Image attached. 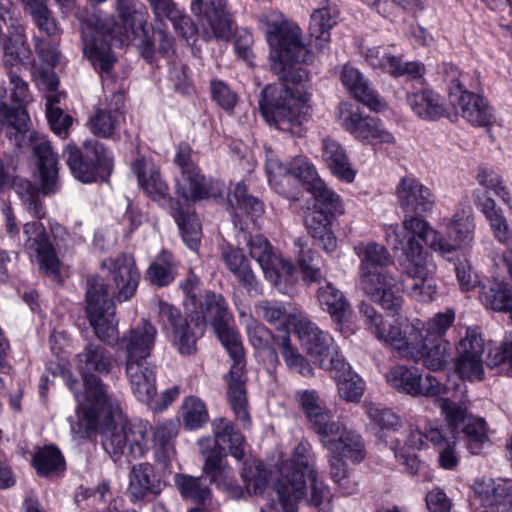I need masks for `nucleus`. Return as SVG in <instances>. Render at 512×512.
Wrapping results in <instances>:
<instances>
[{"label":"nucleus","mask_w":512,"mask_h":512,"mask_svg":"<svg viewBox=\"0 0 512 512\" xmlns=\"http://www.w3.org/2000/svg\"><path fill=\"white\" fill-rule=\"evenodd\" d=\"M270 47L272 69L279 82L261 92L259 110L264 120L276 129L301 136L302 126L310 118L309 94L304 82L308 73L303 64L313 61L314 54L303 43L302 30L277 11L261 16Z\"/></svg>","instance_id":"1"},{"label":"nucleus","mask_w":512,"mask_h":512,"mask_svg":"<svg viewBox=\"0 0 512 512\" xmlns=\"http://www.w3.org/2000/svg\"><path fill=\"white\" fill-rule=\"evenodd\" d=\"M440 225L445 228L446 236L431 227L427 220L416 217H407L402 229L391 226L385 230L387 244L393 250L401 251L400 265L413 280L407 287L409 296L423 303L431 302L437 296V267L421 241L441 256L448 257L470 246L474 240L475 223L469 208L458 207L451 217H443Z\"/></svg>","instance_id":"2"},{"label":"nucleus","mask_w":512,"mask_h":512,"mask_svg":"<svg viewBox=\"0 0 512 512\" xmlns=\"http://www.w3.org/2000/svg\"><path fill=\"white\" fill-rule=\"evenodd\" d=\"M193 316L191 321L172 304L157 299L154 312L158 323L171 344L182 355L196 351V342L202 337L206 323L209 321L222 345L233 360L230 370L231 378L244 368V348L238 331L233 326V316L225 298L218 293L206 291L200 295L197 307L188 310Z\"/></svg>","instance_id":"3"},{"label":"nucleus","mask_w":512,"mask_h":512,"mask_svg":"<svg viewBox=\"0 0 512 512\" xmlns=\"http://www.w3.org/2000/svg\"><path fill=\"white\" fill-rule=\"evenodd\" d=\"M84 393H75L78 402L75 417L70 418L71 431L78 438L90 437L107 419L121 416V402L96 375H108L114 368L112 353L96 343L87 344L76 355Z\"/></svg>","instance_id":"4"},{"label":"nucleus","mask_w":512,"mask_h":512,"mask_svg":"<svg viewBox=\"0 0 512 512\" xmlns=\"http://www.w3.org/2000/svg\"><path fill=\"white\" fill-rule=\"evenodd\" d=\"M109 272L107 284L103 278L92 276L87 280L86 314L95 335L103 342L110 343L117 334L115 303L132 298L138 288L140 272L132 255L121 254L109 258L102 264Z\"/></svg>","instance_id":"5"},{"label":"nucleus","mask_w":512,"mask_h":512,"mask_svg":"<svg viewBox=\"0 0 512 512\" xmlns=\"http://www.w3.org/2000/svg\"><path fill=\"white\" fill-rule=\"evenodd\" d=\"M104 426L102 445L114 462L123 456L143 457L151 447H155L163 457L174 452V440L178 434V424L173 420L159 422L154 429L148 421L134 419L127 421L123 415L119 419H107Z\"/></svg>","instance_id":"6"},{"label":"nucleus","mask_w":512,"mask_h":512,"mask_svg":"<svg viewBox=\"0 0 512 512\" xmlns=\"http://www.w3.org/2000/svg\"><path fill=\"white\" fill-rule=\"evenodd\" d=\"M354 252L360 258L361 288L373 302L398 315L404 301L400 283L392 274L378 271L391 262L387 249L376 242H360Z\"/></svg>","instance_id":"7"},{"label":"nucleus","mask_w":512,"mask_h":512,"mask_svg":"<svg viewBox=\"0 0 512 512\" xmlns=\"http://www.w3.org/2000/svg\"><path fill=\"white\" fill-rule=\"evenodd\" d=\"M139 7H145L138 0H115V10L122 23L113 29L88 27L82 31L84 56L103 79L110 77L117 58L112 51L116 42H122L133 29Z\"/></svg>","instance_id":"8"},{"label":"nucleus","mask_w":512,"mask_h":512,"mask_svg":"<svg viewBox=\"0 0 512 512\" xmlns=\"http://www.w3.org/2000/svg\"><path fill=\"white\" fill-rule=\"evenodd\" d=\"M215 438H201L198 440L200 453L204 457L203 471L210 482L224 490H232L234 487V471L227 464L224 448L220 443L227 444L229 454L237 461H242L245 456V438L235 430L230 421L220 418L212 422Z\"/></svg>","instance_id":"9"},{"label":"nucleus","mask_w":512,"mask_h":512,"mask_svg":"<svg viewBox=\"0 0 512 512\" xmlns=\"http://www.w3.org/2000/svg\"><path fill=\"white\" fill-rule=\"evenodd\" d=\"M439 407L453 434L450 442L438 448L439 463L442 468L452 470L459 463L455 451L457 440H463L471 454L480 453L484 443L488 441L486 425L482 418L467 416L465 401L456 402L450 398H441Z\"/></svg>","instance_id":"10"},{"label":"nucleus","mask_w":512,"mask_h":512,"mask_svg":"<svg viewBox=\"0 0 512 512\" xmlns=\"http://www.w3.org/2000/svg\"><path fill=\"white\" fill-rule=\"evenodd\" d=\"M318 474L316 455L307 440H301L293 449L290 459L280 467L276 492L283 512H298V503L307 491L306 477L315 480Z\"/></svg>","instance_id":"11"},{"label":"nucleus","mask_w":512,"mask_h":512,"mask_svg":"<svg viewBox=\"0 0 512 512\" xmlns=\"http://www.w3.org/2000/svg\"><path fill=\"white\" fill-rule=\"evenodd\" d=\"M63 157L73 176L83 183L107 179L113 166L111 153L97 140L85 141L82 149L67 145Z\"/></svg>","instance_id":"12"},{"label":"nucleus","mask_w":512,"mask_h":512,"mask_svg":"<svg viewBox=\"0 0 512 512\" xmlns=\"http://www.w3.org/2000/svg\"><path fill=\"white\" fill-rule=\"evenodd\" d=\"M295 245L299 247L298 264L304 281L319 284L316 296L321 308L334 320L341 322L349 309L344 294L331 282L326 281L319 267L318 255L311 249H306L301 239L295 241Z\"/></svg>","instance_id":"13"},{"label":"nucleus","mask_w":512,"mask_h":512,"mask_svg":"<svg viewBox=\"0 0 512 512\" xmlns=\"http://www.w3.org/2000/svg\"><path fill=\"white\" fill-rule=\"evenodd\" d=\"M454 320L455 313L451 309L435 314L427 322L420 319L412 320L403 328L404 347L399 349V354L404 358L419 361L423 356V350L428 347L427 342L444 339Z\"/></svg>","instance_id":"14"},{"label":"nucleus","mask_w":512,"mask_h":512,"mask_svg":"<svg viewBox=\"0 0 512 512\" xmlns=\"http://www.w3.org/2000/svg\"><path fill=\"white\" fill-rule=\"evenodd\" d=\"M337 117L340 125L364 145L389 147L396 144L395 136L385 128L381 119L364 115L350 103H340Z\"/></svg>","instance_id":"15"},{"label":"nucleus","mask_w":512,"mask_h":512,"mask_svg":"<svg viewBox=\"0 0 512 512\" xmlns=\"http://www.w3.org/2000/svg\"><path fill=\"white\" fill-rule=\"evenodd\" d=\"M10 99L14 103L9 107L6 101V90L0 88V131L5 129V134L18 147L22 146L28 124L30 122L24 102L28 97V86L19 76L9 75Z\"/></svg>","instance_id":"16"},{"label":"nucleus","mask_w":512,"mask_h":512,"mask_svg":"<svg viewBox=\"0 0 512 512\" xmlns=\"http://www.w3.org/2000/svg\"><path fill=\"white\" fill-rule=\"evenodd\" d=\"M295 333L307 354L322 369L332 370L345 366L344 358L339 354L332 336L320 330L315 323L307 318H300L295 323Z\"/></svg>","instance_id":"17"},{"label":"nucleus","mask_w":512,"mask_h":512,"mask_svg":"<svg viewBox=\"0 0 512 512\" xmlns=\"http://www.w3.org/2000/svg\"><path fill=\"white\" fill-rule=\"evenodd\" d=\"M385 379L398 392L413 397H440L438 402L450 389L431 374L423 376L415 366L395 365L385 374Z\"/></svg>","instance_id":"18"},{"label":"nucleus","mask_w":512,"mask_h":512,"mask_svg":"<svg viewBox=\"0 0 512 512\" xmlns=\"http://www.w3.org/2000/svg\"><path fill=\"white\" fill-rule=\"evenodd\" d=\"M191 11L197 17L200 33L206 41H227L232 37L234 19L225 0H193Z\"/></svg>","instance_id":"19"},{"label":"nucleus","mask_w":512,"mask_h":512,"mask_svg":"<svg viewBox=\"0 0 512 512\" xmlns=\"http://www.w3.org/2000/svg\"><path fill=\"white\" fill-rule=\"evenodd\" d=\"M196 155L187 143H180L174 157V163L180 170V176L176 179L177 193L186 200L207 199L213 194L210 192L209 183L195 162Z\"/></svg>","instance_id":"20"},{"label":"nucleus","mask_w":512,"mask_h":512,"mask_svg":"<svg viewBox=\"0 0 512 512\" xmlns=\"http://www.w3.org/2000/svg\"><path fill=\"white\" fill-rule=\"evenodd\" d=\"M458 357L456 359V372L460 378L455 387L460 393L465 392L463 379L469 381H479L483 379V353L484 339L482 338L479 328H467L465 337H463L457 347Z\"/></svg>","instance_id":"21"},{"label":"nucleus","mask_w":512,"mask_h":512,"mask_svg":"<svg viewBox=\"0 0 512 512\" xmlns=\"http://www.w3.org/2000/svg\"><path fill=\"white\" fill-rule=\"evenodd\" d=\"M317 435L330 454L345 457L352 463H360L366 456L362 436L339 421H331Z\"/></svg>","instance_id":"22"},{"label":"nucleus","mask_w":512,"mask_h":512,"mask_svg":"<svg viewBox=\"0 0 512 512\" xmlns=\"http://www.w3.org/2000/svg\"><path fill=\"white\" fill-rule=\"evenodd\" d=\"M23 234L24 247L32 257H35L40 269L58 279L61 263L44 225L37 221L27 222L23 226Z\"/></svg>","instance_id":"23"},{"label":"nucleus","mask_w":512,"mask_h":512,"mask_svg":"<svg viewBox=\"0 0 512 512\" xmlns=\"http://www.w3.org/2000/svg\"><path fill=\"white\" fill-rule=\"evenodd\" d=\"M247 246L250 256L257 261L267 278L275 282L282 279L291 282L295 279L296 268L293 263L277 255L267 238L259 234L250 236Z\"/></svg>","instance_id":"24"},{"label":"nucleus","mask_w":512,"mask_h":512,"mask_svg":"<svg viewBox=\"0 0 512 512\" xmlns=\"http://www.w3.org/2000/svg\"><path fill=\"white\" fill-rule=\"evenodd\" d=\"M396 196L400 208L405 213L403 221L407 217L422 219L419 215L431 212L435 203V196L432 191L419 180L410 176L400 179L396 186ZM398 227L402 229L403 225H398Z\"/></svg>","instance_id":"25"},{"label":"nucleus","mask_w":512,"mask_h":512,"mask_svg":"<svg viewBox=\"0 0 512 512\" xmlns=\"http://www.w3.org/2000/svg\"><path fill=\"white\" fill-rule=\"evenodd\" d=\"M29 143L36 158L42 192L45 195L56 193L60 188L58 160L47 135L33 131Z\"/></svg>","instance_id":"26"},{"label":"nucleus","mask_w":512,"mask_h":512,"mask_svg":"<svg viewBox=\"0 0 512 512\" xmlns=\"http://www.w3.org/2000/svg\"><path fill=\"white\" fill-rule=\"evenodd\" d=\"M157 334L156 327L145 319L124 332L118 339V348L124 354L125 362L149 360Z\"/></svg>","instance_id":"27"},{"label":"nucleus","mask_w":512,"mask_h":512,"mask_svg":"<svg viewBox=\"0 0 512 512\" xmlns=\"http://www.w3.org/2000/svg\"><path fill=\"white\" fill-rule=\"evenodd\" d=\"M25 41L20 12L12 0H0V51L5 55L18 57Z\"/></svg>","instance_id":"28"},{"label":"nucleus","mask_w":512,"mask_h":512,"mask_svg":"<svg viewBox=\"0 0 512 512\" xmlns=\"http://www.w3.org/2000/svg\"><path fill=\"white\" fill-rule=\"evenodd\" d=\"M475 498L487 511L509 512L512 507V480L481 477L472 485Z\"/></svg>","instance_id":"29"},{"label":"nucleus","mask_w":512,"mask_h":512,"mask_svg":"<svg viewBox=\"0 0 512 512\" xmlns=\"http://www.w3.org/2000/svg\"><path fill=\"white\" fill-rule=\"evenodd\" d=\"M124 97L120 93H114L111 101L96 109L89 118L90 132L100 138H113L125 123Z\"/></svg>","instance_id":"30"},{"label":"nucleus","mask_w":512,"mask_h":512,"mask_svg":"<svg viewBox=\"0 0 512 512\" xmlns=\"http://www.w3.org/2000/svg\"><path fill=\"white\" fill-rule=\"evenodd\" d=\"M139 186L161 207L168 208L175 201L170 197L169 187L160 174L159 168L149 159L139 158L132 163Z\"/></svg>","instance_id":"31"},{"label":"nucleus","mask_w":512,"mask_h":512,"mask_svg":"<svg viewBox=\"0 0 512 512\" xmlns=\"http://www.w3.org/2000/svg\"><path fill=\"white\" fill-rule=\"evenodd\" d=\"M125 373L134 396L150 403L156 395V365L150 360L125 362Z\"/></svg>","instance_id":"32"},{"label":"nucleus","mask_w":512,"mask_h":512,"mask_svg":"<svg viewBox=\"0 0 512 512\" xmlns=\"http://www.w3.org/2000/svg\"><path fill=\"white\" fill-rule=\"evenodd\" d=\"M340 80L349 93L370 110L381 112L386 108L385 101L357 68L344 65Z\"/></svg>","instance_id":"33"},{"label":"nucleus","mask_w":512,"mask_h":512,"mask_svg":"<svg viewBox=\"0 0 512 512\" xmlns=\"http://www.w3.org/2000/svg\"><path fill=\"white\" fill-rule=\"evenodd\" d=\"M221 259L226 268L236 277L251 296L261 294L262 288L250 267L249 260L239 248L227 246L222 249Z\"/></svg>","instance_id":"34"},{"label":"nucleus","mask_w":512,"mask_h":512,"mask_svg":"<svg viewBox=\"0 0 512 512\" xmlns=\"http://www.w3.org/2000/svg\"><path fill=\"white\" fill-rule=\"evenodd\" d=\"M162 490L153 465L147 462L139 463L131 468L129 473L128 496L133 503L144 500L148 495L159 494Z\"/></svg>","instance_id":"35"},{"label":"nucleus","mask_w":512,"mask_h":512,"mask_svg":"<svg viewBox=\"0 0 512 512\" xmlns=\"http://www.w3.org/2000/svg\"><path fill=\"white\" fill-rule=\"evenodd\" d=\"M360 310L366 318V324L369 326V329L379 341L391 345L398 352L399 349H403V324L398 322L399 319L396 320L397 325H394L384 320L374 307L369 304H362Z\"/></svg>","instance_id":"36"},{"label":"nucleus","mask_w":512,"mask_h":512,"mask_svg":"<svg viewBox=\"0 0 512 512\" xmlns=\"http://www.w3.org/2000/svg\"><path fill=\"white\" fill-rule=\"evenodd\" d=\"M255 313L271 325L281 329V333H288L289 326L293 325L300 318H303L295 307L290 303H283L276 300H262L255 305Z\"/></svg>","instance_id":"37"},{"label":"nucleus","mask_w":512,"mask_h":512,"mask_svg":"<svg viewBox=\"0 0 512 512\" xmlns=\"http://www.w3.org/2000/svg\"><path fill=\"white\" fill-rule=\"evenodd\" d=\"M453 105L459 109L461 115L475 126H488L492 123L493 114L486 100L467 89L454 98Z\"/></svg>","instance_id":"38"},{"label":"nucleus","mask_w":512,"mask_h":512,"mask_svg":"<svg viewBox=\"0 0 512 512\" xmlns=\"http://www.w3.org/2000/svg\"><path fill=\"white\" fill-rule=\"evenodd\" d=\"M335 216L336 214L313 207L305 217L309 233L326 252H333L337 247L336 237L330 228Z\"/></svg>","instance_id":"39"},{"label":"nucleus","mask_w":512,"mask_h":512,"mask_svg":"<svg viewBox=\"0 0 512 512\" xmlns=\"http://www.w3.org/2000/svg\"><path fill=\"white\" fill-rule=\"evenodd\" d=\"M295 398L316 434L333 421L331 412L322 406L315 390L298 391Z\"/></svg>","instance_id":"40"},{"label":"nucleus","mask_w":512,"mask_h":512,"mask_svg":"<svg viewBox=\"0 0 512 512\" xmlns=\"http://www.w3.org/2000/svg\"><path fill=\"white\" fill-rule=\"evenodd\" d=\"M323 160L333 175L338 179L350 183L354 180L356 172L352 168L346 150L335 140L323 141Z\"/></svg>","instance_id":"41"},{"label":"nucleus","mask_w":512,"mask_h":512,"mask_svg":"<svg viewBox=\"0 0 512 512\" xmlns=\"http://www.w3.org/2000/svg\"><path fill=\"white\" fill-rule=\"evenodd\" d=\"M228 203L233 212L234 223L237 225L241 217L246 215L251 220L260 217L264 212L262 202L247 193V187L244 182H238L234 189L228 195Z\"/></svg>","instance_id":"42"},{"label":"nucleus","mask_w":512,"mask_h":512,"mask_svg":"<svg viewBox=\"0 0 512 512\" xmlns=\"http://www.w3.org/2000/svg\"><path fill=\"white\" fill-rule=\"evenodd\" d=\"M166 209L177 223L186 246L192 251H197L202 234L198 216L194 212L184 210L178 202H174Z\"/></svg>","instance_id":"43"},{"label":"nucleus","mask_w":512,"mask_h":512,"mask_svg":"<svg viewBox=\"0 0 512 512\" xmlns=\"http://www.w3.org/2000/svg\"><path fill=\"white\" fill-rule=\"evenodd\" d=\"M337 10L329 1L315 9L310 16V36L315 38L319 51H324L330 42V30L337 23Z\"/></svg>","instance_id":"44"},{"label":"nucleus","mask_w":512,"mask_h":512,"mask_svg":"<svg viewBox=\"0 0 512 512\" xmlns=\"http://www.w3.org/2000/svg\"><path fill=\"white\" fill-rule=\"evenodd\" d=\"M479 300L487 309L507 312L512 305V290L503 281L486 279L480 286Z\"/></svg>","instance_id":"45"},{"label":"nucleus","mask_w":512,"mask_h":512,"mask_svg":"<svg viewBox=\"0 0 512 512\" xmlns=\"http://www.w3.org/2000/svg\"><path fill=\"white\" fill-rule=\"evenodd\" d=\"M412 111L424 120H437L445 115L443 99L432 90L424 89L408 96Z\"/></svg>","instance_id":"46"},{"label":"nucleus","mask_w":512,"mask_h":512,"mask_svg":"<svg viewBox=\"0 0 512 512\" xmlns=\"http://www.w3.org/2000/svg\"><path fill=\"white\" fill-rule=\"evenodd\" d=\"M344 365L343 368H333L329 371L334 373L333 377L337 381L340 398L347 402L357 403L364 394L365 382L357 373L352 371L349 363L345 360Z\"/></svg>","instance_id":"47"},{"label":"nucleus","mask_w":512,"mask_h":512,"mask_svg":"<svg viewBox=\"0 0 512 512\" xmlns=\"http://www.w3.org/2000/svg\"><path fill=\"white\" fill-rule=\"evenodd\" d=\"M32 464L41 476H50L65 470V459L54 445L39 448L33 456Z\"/></svg>","instance_id":"48"},{"label":"nucleus","mask_w":512,"mask_h":512,"mask_svg":"<svg viewBox=\"0 0 512 512\" xmlns=\"http://www.w3.org/2000/svg\"><path fill=\"white\" fill-rule=\"evenodd\" d=\"M174 483L181 497L195 504H203L211 495L208 485L201 477L176 474L174 476Z\"/></svg>","instance_id":"49"},{"label":"nucleus","mask_w":512,"mask_h":512,"mask_svg":"<svg viewBox=\"0 0 512 512\" xmlns=\"http://www.w3.org/2000/svg\"><path fill=\"white\" fill-rule=\"evenodd\" d=\"M366 414L371 423L377 428L380 438L401 427L400 417L389 408H382L373 403L365 404Z\"/></svg>","instance_id":"50"},{"label":"nucleus","mask_w":512,"mask_h":512,"mask_svg":"<svg viewBox=\"0 0 512 512\" xmlns=\"http://www.w3.org/2000/svg\"><path fill=\"white\" fill-rule=\"evenodd\" d=\"M276 344L280 348V353L286 365L304 377L313 375V368L309 362L291 345L288 333L277 335Z\"/></svg>","instance_id":"51"},{"label":"nucleus","mask_w":512,"mask_h":512,"mask_svg":"<svg viewBox=\"0 0 512 512\" xmlns=\"http://www.w3.org/2000/svg\"><path fill=\"white\" fill-rule=\"evenodd\" d=\"M308 191L314 198L313 207L336 215L343 212V205L339 195L329 188L321 178L308 187Z\"/></svg>","instance_id":"52"},{"label":"nucleus","mask_w":512,"mask_h":512,"mask_svg":"<svg viewBox=\"0 0 512 512\" xmlns=\"http://www.w3.org/2000/svg\"><path fill=\"white\" fill-rule=\"evenodd\" d=\"M241 478L249 494L260 495L268 485V472L262 463L255 460H245Z\"/></svg>","instance_id":"53"},{"label":"nucleus","mask_w":512,"mask_h":512,"mask_svg":"<svg viewBox=\"0 0 512 512\" xmlns=\"http://www.w3.org/2000/svg\"><path fill=\"white\" fill-rule=\"evenodd\" d=\"M428 347L423 350V356L419 360H423L424 365L431 371L443 369L450 361L451 346L445 339L427 342Z\"/></svg>","instance_id":"54"},{"label":"nucleus","mask_w":512,"mask_h":512,"mask_svg":"<svg viewBox=\"0 0 512 512\" xmlns=\"http://www.w3.org/2000/svg\"><path fill=\"white\" fill-rule=\"evenodd\" d=\"M59 103V97L56 94H50L46 98V117L51 130L60 138L68 136L69 128L72 124V117L65 114L56 104Z\"/></svg>","instance_id":"55"},{"label":"nucleus","mask_w":512,"mask_h":512,"mask_svg":"<svg viewBox=\"0 0 512 512\" xmlns=\"http://www.w3.org/2000/svg\"><path fill=\"white\" fill-rule=\"evenodd\" d=\"M175 274L176 271L172 256L164 252L157 261L149 266L146 277L153 285L163 287L174 280Z\"/></svg>","instance_id":"56"},{"label":"nucleus","mask_w":512,"mask_h":512,"mask_svg":"<svg viewBox=\"0 0 512 512\" xmlns=\"http://www.w3.org/2000/svg\"><path fill=\"white\" fill-rule=\"evenodd\" d=\"M182 418L189 430L200 428L208 421V411L204 402L195 396L187 397L182 405Z\"/></svg>","instance_id":"57"},{"label":"nucleus","mask_w":512,"mask_h":512,"mask_svg":"<svg viewBox=\"0 0 512 512\" xmlns=\"http://www.w3.org/2000/svg\"><path fill=\"white\" fill-rule=\"evenodd\" d=\"M329 473L331 479L337 483L345 494L356 491V483L349 480V468L345 457L328 453Z\"/></svg>","instance_id":"58"},{"label":"nucleus","mask_w":512,"mask_h":512,"mask_svg":"<svg viewBox=\"0 0 512 512\" xmlns=\"http://www.w3.org/2000/svg\"><path fill=\"white\" fill-rule=\"evenodd\" d=\"M365 61L373 68L383 72H397V56L392 55L386 47H372L363 50Z\"/></svg>","instance_id":"59"},{"label":"nucleus","mask_w":512,"mask_h":512,"mask_svg":"<svg viewBox=\"0 0 512 512\" xmlns=\"http://www.w3.org/2000/svg\"><path fill=\"white\" fill-rule=\"evenodd\" d=\"M487 365H508V372L512 375V333L506 334L500 344L488 343Z\"/></svg>","instance_id":"60"},{"label":"nucleus","mask_w":512,"mask_h":512,"mask_svg":"<svg viewBox=\"0 0 512 512\" xmlns=\"http://www.w3.org/2000/svg\"><path fill=\"white\" fill-rule=\"evenodd\" d=\"M210 91L213 101L227 112L233 111L238 102V96L230 86L219 79H212L210 82Z\"/></svg>","instance_id":"61"},{"label":"nucleus","mask_w":512,"mask_h":512,"mask_svg":"<svg viewBox=\"0 0 512 512\" xmlns=\"http://www.w3.org/2000/svg\"><path fill=\"white\" fill-rule=\"evenodd\" d=\"M228 398L236 417L244 425L249 423L250 416L246 409V396L243 385L237 380L229 382Z\"/></svg>","instance_id":"62"},{"label":"nucleus","mask_w":512,"mask_h":512,"mask_svg":"<svg viewBox=\"0 0 512 512\" xmlns=\"http://www.w3.org/2000/svg\"><path fill=\"white\" fill-rule=\"evenodd\" d=\"M288 174L302 180L308 187L320 179L315 166L304 156H297L291 160L287 166Z\"/></svg>","instance_id":"63"},{"label":"nucleus","mask_w":512,"mask_h":512,"mask_svg":"<svg viewBox=\"0 0 512 512\" xmlns=\"http://www.w3.org/2000/svg\"><path fill=\"white\" fill-rule=\"evenodd\" d=\"M247 334L251 345L258 350L269 348L272 342L276 343L277 336H274L266 326L255 320H251L247 325Z\"/></svg>","instance_id":"64"}]
</instances>
